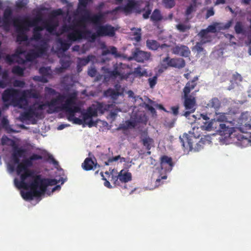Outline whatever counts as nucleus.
<instances>
[{"instance_id": "8fccbe9b", "label": "nucleus", "mask_w": 251, "mask_h": 251, "mask_svg": "<svg viewBox=\"0 0 251 251\" xmlns=\"http://www.w3.org/2000/svg\"><path fill=\"white\" fill-rule=\"evenodd\" d=\"M208 33L205 29H202L198 34V35L201 38V40H210V36L208 35Z\"/></svg>"}, {"instance_id": "393cba45", "label": "nucleus", "mask_w": 251, "mask_h": 251, "mask_svg": "<svg viewBox=\"0 0 251 251\" xmlns=\"http://www.w3.org/2000/svg\"><path fill=\"white\" fill-rule=\"evenodd\" d=\"M12 18V10L9 7L6 8L3 12L2 22L3 26L8 27L10 25Z\"/></svg>"}, {"instance_id": "0e129e2a", "label": "nucleus", "mask_w": 251, "mask_h": 251, "mask_svg": "<svg viewBox=\"0 0 251 251\" xmlns=\"http://www.w3.org/2000/svg\"><path fill=\"white\" fill-rule=\"evenodd\" d=\"M196 5L191 4L186 9L185 11V15L188 16L191 14L193 11H195Z\"/></svg>"}, {"instance_id": "39448f33", "label": "nucleus", "mask_w": 251, "mask_h": 251, "mask_svg": "<svg viewBox=\"0 0 251 251\" xmlns=\"http://www.w3.org/2000/svg\"><path fill=\"white\" fill-rule=\"evenodd\" d=\"M199 137V135L197 137L195 136L194 133H190V134H184L182 137H180L179 140L184 151L189 152L193 150L194 151L200 150L204 143L202 138L197 142Z\"/></svg>"}, {"instance_id": "4c0bfd02", "label": "nucleus", "mask_w": 251, "mask_h": 251, "mask_svg": "<svg viewBox=\"0 0 251 251\" xmlns=\"http://www.w3.org/2000/svg\"><path fill=\"white\" fill-rule=\"evenodd\" d=\"M32 106H34L35 111L38 112L39 110H44L46 107H48V104H47V101L45 103L39 102H35Z\"/></svg>"}, {"instance_id": "58836bf2", "label": "nucleus", "mask_w": 251, "mask_h": 251, "mask_svg": "<svg viewBox=\"0 0 251 251\" xmlns=\"http://www.w3.org/2000/svg\"><path fill=\"white\" fill-rule=\"evenodd\" d=\"M227 120V118L226 116V115L224 113H216V116L214 119V121L215 122H226Z\"/></svg>"}, {"instance_id": "680f3d73", "label": "nucleus", "mask_w": 251, "mask_h": 251, "mask_svg": "<svg viewBox=\"0 0 251 251\" xmlns=\"http://www.w3.org/2000/svg\"><path fill=\"white\" fill-rule=\"evenodd\" d=\"M87 4L88 0H80L78 7V10L82 11V9H86Z\"/></svg>"}, {"instance_id": "a878e982", "label": "nucleus", "mask_w": 251, "mask_h": 251, "mask_svg": "<svg viewBox=\"0 0 251 251\" xmlns=\"http://www.w3.org/2000/svg\"><path fill=\"white\" fill-rule=\"evenodd\" d=\"M122 65V63H120L119 64L116 63L113 65V70L112 71H110L109 69H107L105 72L108 74L110 76L112 77L116 78L118 76H120L121 78H123L119 71V69L121 67Z\"/></svg>"}, {"instance_id": "9d476101", "label": "nucleus", "mask_w": 251, "mask_h": 251, "mask_svg": "<svg viewBox=\"0 0 251 251\" xmlns=\"http://www.w3.org/2000/svg\"><path fill=\"white\" fill-rule=\"evenodd\" d=\"M82 12H84V15L81 18L86 23H90L94 25H98L101 23L103 15L99 12L96 14H91L89 11L87 9H82Z\"/></svg>"}, {"instance_id": "412c9836", "label": "nucleus", "mask_w": 251, "mask_h": 251, "mask_svg": "<svg viewBox=\"0 0 251 251\" xmlns=\"http://www.w3.org/2000/svg\"><path fill=\"white\" fill-rule=\"evenodd\" d=\"M172 52L175 54L184 57H189L191 54V51L189 48L183 45L175 46L172 49Z\"/></svg>"}, {"instance_id": "c85d7f7f", "label": "nucleus", "mask_w": 251, "mask_h": 251, "mask_svg": "<svg viewBox=\"0 0 251 251\" xmlns=\"http://www.w3.org/2000/svg\"><path fill=\"white\" fill-rule=\"evenodd\" d=\"M221 102L217 98H212L207 104V107L213 108L215 110H218L221 107Z\"/></svg>"}, {"instance_id": "c756f323", "label": "nucleus", "mask_w": 251, "mask_h": 251, "mask_svg": "<svg viewBox=\"0 0 251 251\" xmlns=\"http://www.w3.org/2000/svg\"><path fill=\"white\" fill-rule=\"evenodd\" d=\"M107 54H111L115 57H122L124 58H126V57L125 55H122L121 53L118 52L117 48L114 46H112L110 47L109 49L104 50L103 52V55H106Z\"/></svg>"}, {"instance_id": "473e14b6", "label": "nucleus", "mask_w": 251, "mask_h": 251, "mask_svg": "<svg viewBox=\"0 0 251 251\" xmlns=\"http://www.w3.org/2000/svg\"><path fill=\"white\" fill-rule=\"evenodd\" d=\"M147 47L151 50H156L159 47L160 45L158 42L154 40H147L146 42Z\"/></svg>"}, {"instance_id": "aec40b11", "label": "nucleus", "mask_w": 251, "mask_h": 251, "mask_svg": "<svg viewBox=\"0 0 251 251\" xmlns=\"http://www.w3.org/2000/svg\"><path fill=\"white\" fill-rule=\"evenodd\" d=\"M198 80L199 76H196L188 81L183 88L181 95H190V94L193 90H196L195 89L197 87Z\"/></svg>"}, {"instance_id": "c9c22d12", "label": "nucleus", "mask_w": 251, "mask_h": 251, "mask_svg": "<svg viewBox=\"0 0 251 251\" xmlns=\"http://www.w3.org/2000/svg\"><path fill=\"white\" fill-rule=\"evenodd\" d=\"M243 78L240 74L235 72L232 75V77L230 80L231 83H238L242 81Z\"/></svg>"}, {"instance_id": "2eb2a0df", "label": "nucleus", "mask_w": 251, "mask_h": 251, "mask_svg": "<svg viewBox=\"0 0 251 251\" xmlns=\"http://www.w3.org/2000/svg\"><path fill=\"white\" fill-rule=\"evenodd\" d=\"M132 55L127 58L128 60H134L138 62H144L148 60L151 56L150 52L142 51L138 48H136L135 50L132 52Z\"/></svg>"}, {"instance_id": "052dcab7", "label": "nucleus", "mask_w": 251, "mask_h": 251, "mask_svg": "<svg viewBox=\"0 0 251 251\" xmlns=\"http://www.w3.org/2000/svg\"><path fill=\"white\" fill-rule=\"evenodd\" d=\"M25 83L23 80H15L13 82V86L15 87L24 88L25 87Z\"/></svg>"}, {"instance_id": "1a4fd4ad", "label": "nucleus", "mask_w": 251, "mask_h": 251, "mask_svg": "<svg viewBox=\"0 0 251 251\" xmlns=\"http://www.w3.org/2000/svg\"><path fill=\"white\" fill-rule=\"evenodd\" d=\"M121 9L126 15H129L134 12L136 14H140L144 11L145 8L141 9L139 4L135 0H128L126 4L123 7H118L116 10Z\"/></svg>"}, {"instance_id": "4d7b16f0", "label": "nucleus", "mask_w": 251, "mask_h": 251, "mask_svg": "<svg viewBox=\"0 0 251 251\" xmlns=\"http://www.w3.org/2000/svg\"><path fill=\"white\" fill-rule=\"evenodd\" d=\"M157 76L155 75L152 77H150L148 80L151 88H153L157 83Z\"/></svg>"}, {"instance_id": "bb28decb", "label": "nucleus", "mask_w": 251, "mask_h": 251, "mask_svg": "<svg viewBox=\"0 0 251 251\" xmlns=\"http://www.w3.org/2000/svg\"><path fill=\"white\" fill-rule=\"evenodd\" d=\"M32 27H34V28L33 29V35L31 38V40L38 41L42 39L41 31L43 30L44 27L42 26L38 25V24Z\"/></svg>"}, {"instance_id": "f704fd0d", "label": "nucleus", "mask_w": 251, "mask_h": 251, "mask_svg": "<svg viewBox=\"0 0 251 251\" xmlns=\"http://www.w3.org/2000/svg\"><path fill=\"white\" fill-rule=\"evenodd\" d=\"M209 42L208 40H201L200 42L196 43V45L194 47L195 50L197 51L198 52L200 53L203 51V48L202 47L203 44Z\"/></svg>"}, {"instance_id": "ddd939ff", "label": "nucleus", "mask_w": 251, "mask_h": 251, "mask_svg": "<svg viewBox=\"0 0 251 251\" xmlns=\"http://www.w3.org/2000/svg\"><path fill=\"white\" fill-rule=\"evenodd\" d=\"M114 172V169H112L110 174L113 175ZM132 176L131 174L128 171L124 170H122L118 174L117 176H112V180L114 181V184L115 185H120V181L121 182L126 183L131 180Z\"/></svg>"}, {"instance_id": "dca6fc26", "label": "nucleus", "mask_w": 251, "mask_h": 251, "mask_svg": "<svg viewBox=\"0 0 251 251\" xmlns=\"http://www.w3.org/2000/svg\"><path fill=\"white\" fill-rule=\"evenodd\" d=\"M91 106L93 111L95 112L96 115H97V117L98 112L100 114H103L106 111L112 110L114 108L115 104L113 103L106 104L103 102L97 101L95 103L93 104Z\"/></svg>"}, {"instance_id": "4468645a", "label": "nucleus", "mask_w": 251, "mask_h": 251, "mask_svg": "<svg viewBox=\"0 0 251 251\" xmlns=\"http://www.w3.org/2000/svg\"><path fill=\"white\" fill-rule=\"evenodd\" d=\"M95 25L98 36L113 37L115 34L116 29L110 25H101L100 23V25Z\"/></svg>"}, {"instance_id": "bf43d9fd", "label": "nucleus", "mask_w": 251, "mask_h": 251, "mask_svg": "<svg viewBox=\"0 0 251 251\" xmlns=\"http://www.w3.org/2000/svg\"><path fill=\"white\" fill-rule=\"evenodd\" d=\"M220 23H215V25H209L206 30L208 32L215 33L217 32L216 26L219 25Z\"/></svg>"}, {"instance_id": "0eeeda50", "label": "nucleus", "mask_w": 251, "mask_h": 251, "mask_svg": "<svg viewBox=\"0 0 251 251\" xmlns=\"http://www.w3.org/2000/svg\"><path fill=\"white\" fill-rule=\"evenodd\" d=\"M199 91L198 89L192 92L191 95H181V99L183 100V105L185 111H183L180 114L181 116H184L189 119L191 114L193 113L197 108L196 98L194 96L196 93Z\"/></svg>"}, {"instance_id": "09e8293b", "label": "nucleus", "mask_w": 251, "mask_h": 251, "mask_svg": "<svg viewBox=\"0 0 251 251\" xmlns=\"http://www.w3.org/2000/svg\"><path fill=\"white\" fill-rule=\"evenodd\" d=\"M162 2L165 8L168 9L173 8L176 4L175 0H162Z\"/></svg>"}, {"instance_id": "774afa93", "label": "nucleus", "mask_w": 251, "mask_h": 251, "mask_svg": "<svg viewBox=\"0 0 251 251\" xmlns=\"http://www.w3.org/2000/svg\"><path fill=\"white\" fill-rule=\"evenodd\" d=\"M29 158L30 159L31 161L33 162V161L42 159V156L40 155L34 153L32 155H31L29 157Z\"/></svg>"}, {"instance_id": "6e6552de", "label": "nucleus", "mask_w": 251, "mask_h": 251, "mask_svg": "<svg viewBox=\"0 0 251 251\" xmlns=\"http://www.w3.org/2000/svg\"><path fill=\"white\" fill-rule=\"evenodd\" d=\"M77 95V92L70 93L67 96L64 94V100L66 99L64 103V112L67 113V116L79 110V106L76 103Z\"/></svg>"}, {"instance_id": "864d4df0", "label": "nucleus", "mask_w": 251, "mask_h": 251, "mask_svg": "<svg viewBox=\"0 0 251 251\" xmlns=\"http://www.w3.org/2000/svg\"><path fill=\"white\" fill-rule=\"evenodd\" d=\"M232 23H233V20H230L229 21H228L227 23H226V24H224V25L223 24L220 23V25H219V26H217V27L218 28V29L219 30L227 29H228L231 26Z\"/></svg>"}, {"instance_id": "a18cd8bd", "label": "nucleus", "mask_w": 251, "mask_h": 251, "mask_svg": "<svg viewBox=\"0 0 251 251\" xmlns=\"http://www.w3.org/2000/svg\"><path fill=\"white\" fill-rule=\"evenodd\" d=\"M104 94L106 97H111L112 98H115L119 96V93L117 91L111 88L104 91Z\"/></svg>"}, {"instance_id": "338daca9", "label": "nucleus", "mask_w": 251, "mask_h": 251, "mask_svg": "<svg viewBox=\"0 0 251 251\" xmlns=\"http://www.w3.org/2000/svg\"><path fill=\"white\" fill-rule=\"evenodd\" d=\"M48 161L54 165V166L57 168V166L58 165V162L55 160L52 155H49L48 157Z\"/></svg>"}, {"instance_id": "49530a36", "label": "nucleus", "mask_w": 251, "mask_h": 251, "mask_svg": "<svg viewBox=\"0 0 251 251\" xmlns=\"http://www.w3.org/2000/svg\"><path fill=\"white\" fill-rule=\"evenodd\" d=\"M142 144L144 147H146V149L150 150L151 148V144L153 142L152 139L150 137H145L142 140Z\"/></svg>"}, {"instance_id": "13d9d810", "label": "nucleus", "mask_w": 251, "mask_h": 251, "mask_svg": "<svg viewBox=\"0 0 251 251\" xmlns=\"http://www.w3.org/2000/svg\"><path fill=\"white\" fill-rule=\"evenodd\" d=\"M179 105L178 104L174 106H172L171 107V112H172V114H173V115L175 116H176L177 115L181 116V115L180 114L181 113L179 112Z\"/></svg>"}, {"instance_id": "c03bdc74", "label": "nucleus", "mask_w": 251, "mask_h": 251, "mask_svg": "<svg viewBox=\"0 0 251 251\" xmlns=\"http://www.w3.org/2000/svg\"><path fill=\"white\" fill-rule=\"evenodd\" d=\"M216 123V122L215 121L214 122L212 121H205L203 123V125L202 126V128L203 129L207 131H210L213 128V125L214 123Z\"/></svg>"}, {"instance_id": "9b49d317", "label": "nucleus", "mask_w": 251, "mask_h": 251, "mask_svg": "<svg viewBox=\"0 0 251 251\" xmlns=\"http://www.w3.org/2000/svg\"><path fill=\"white\" fill-rule=\"evenodd\" d=\"M69 28L70 31L68 35V38L71 41H79L85 38L87 33H90L89 30L75 28L74 26H69Z\"/></svg>"}, {"instance_id": "79ce46f5", "label": "nucleus", "mask_w": 251, "mask_h": 251, "mask_svg": "<svg viewBox=\"0 0 251 251\" xmlns=\"http://www.w3.org/2000/svg\"><path fill=\"white\" fill-rule=\"evenodd\" d=\"M26 152V150L25 149H22L21 148H18L17 147H15L14 148V151L13 153H15L18 156L20 157H23L25 154Z\"/></svg>"}, {"instance_id": "b1692460", "label": "nucleus", "mask_w": 251, "mask_h": 251, "mask_svg": "<svg viewBox=\"0 0 251 251\" xmlns=\"http://www.w3.org/2000/svg\"><path fill=\"white\" fill-rule=\"evenodd\" d=\"M97 163L90 157H87L82 164V167L85 171H88L96 169Z\"/></svg>"}, {"instance_id": "3c124183", "label": "nucleus", "mask_w": 251, "mask_h": 251, "mask_svg": "<svg viewBox=\"0 0 251 251\" xmlns=\"http://www.w3.org/2000/svg\"><path fill=\"white\" fill-rule=\"evenodd\" d=\"M78 66H85L90 61V56H88L86 58H78Z\"/></svg>"}, {"instance_id": "20e7f679", "label": "nucleus", "mask_w": 251, "mask_h": 251, "mask_svg": "<svg viewBox=\"0 0 251 251\" xmlns=\"http://www.w3.org/2000/svg\"><path fill=\"white\" fill-rule=\"evenodd\" d=\"M32 166L33 162L28 158L24 159L16 167L17 175L20 176V184L23 186H26L24 182L25 180H31V179H35L36 176L38 175L35 174L33 170L29 169Z\"/></svg>"}, {"instance_id": "72a5a7b5", "label": "nucleus", "mask_w": 251, "mask_h": 251, "mask_svg": "<svg viewBox=\"0 0 251 251\" xmlns=\"http://www.w3.org/2000/svg\"><path fill=\"white\" fill-rule=\"evenodd\" d=\"M57 26V24L53 23L52 21H48L45 23L43 27L46 28L49 32L52 33L55 30Z\"/></svg>"}, {"instance_id": "7c9ffc66", "label": "nucleus", "mask_w": 251, "mask_h": 251, "mask_svg": "<svg viewBox=\"0 0 251 251\" xmlns=\"http://www.w3.org/2000/svg\"><path fill=\"white\" fill-rule=\"evenodd\" d=\"M162 19V15H161L160 10L158 9H154L150 17L151 20L153 23H157L160 21Z\"/></svg>"}, {"instance_id": "f03ea898", "label": "nucleus", "mask_w": 251, "mask_h": 251, "mask_svg": "<svg viewBox=\"0 0 251 251\" xmlns=\"http://www.w3.org/2000/svg\"><path fill=\"white\" fill-rule=\"evenodd\" d=\"M97 117L95 112H94L91 107L89 106L86 111L82 110L79 106V110L74 111V113L70 114L68 115V119L70 121L73 122L74 123L82 125L83 123L87 124L89 127H91L96 125L93 120V117Z\"/></svg>"}, {"instance_id": "f3484780", "label": "nucleus", "mask_w": 251, "mask_h": 251, "mask_svg": "<svg viewBox=\"0 0 251 251\" xmlns=\"http://www.w3.org/2000/svg\"><path fill=\"white\" fill-rule=\"evenodd\" d=\"M21 100H22L23 108H25L28 105V99H39L40 95L35 89H30L21 91Z\"/></svg>"}, {"instance_id": "423d86ee", "label": "nucleus", "mask_w": 251, "mask_h": 251, "mask_svg": "<svg viewBox=\"0 0 251 251\" xmlns=\"http://www.w3.org/2000/svg\"><path fill=\"white\" fill-rule=\"evenodd\" d=\"M21 95V90L19 89L7 88L3 92L1 99L4 102H10L15 106L23 108Z\"/></svg>"}, {"instance_id": "7ed1b4c3", "label": "nucleus", "mask_w": 251, "mask_h": 251, "mask_svg": "<svg viewBox=\"0 0 251 251\" xmlns=\"http://www.w3.org/2000/svg\"><path fill=\"white\" fill-rule=\"evenodd\" d=\"M15 185L19 189H28L29 191L22 192V196L25 200H32L34 197H38L42 195L37 181L33 179L31 180H25L24 182L26 184L25 186H23L20 184V180L17 178L14 179Z\"/></svg>"}, {"instance_id": "2f4dec72", "label": "nucleus", "mask_w": 251, "mask_h": 251, "mask_svg": "<svg viewBox=\"0 0 251 251\" xmlns=\"http://www.w3.org/2000/svg\"><path fill=\"white\" fill-rule=\"evenodd\" d=\"M166 164L168 165L171 168H172L173 166L172 158L167 155H163L160 158V165L161 168H162Z\"/></svg>"}, {"instance_id": "e433bc0d", "label": "nucleus", "mask_w": 251, "mask_h": 251, "mask_svg": "<svg viewBox=\"0 0 251 251\" xmlns=\"http://www.w3.org/2000/svg\"><path fill=\"white\" fill-rule=\"evenodd\" d=\"M25 69L19 66H15L13 67L12 72L15 75L22 76L24 75Z\"/></svg>"}, {"instance_id": "f257e3e1", "label": "nucleus", "mask_w": 251, "mask_h": 251, "mask_svg": "<svg viewBox=\"0 0 251 251\" xmlns=\"http://www.w3.org/2000/svg\"><path fill=\"white\" fill-rule=\"evenodd\" d=\"M41 15H38L32 19L29 18L21 19L15 18L13 20V25L16 28L17 35L16 42L21 44L22 42L27 41L28 36L26 32L29 30L30 27L36 25L42 21Z\"/></svg>"}, {"instance_id": "5fc2aeb1", "label": "nucleus", "mask_w": 251, "mask_h": 251, "mask_svg": "<svg viewBox=\"0 0 251 251\" xmlns=\"http://www.w3.org/2000/svg\"><path fill=\"white\" fill-rule=\"evenodd\" d=\"M17 57L16 54H13L11 55L8 54L6 56L5 60V61L9 64H12L14 63L15 58Z\"/></svg>"}, {"instance_id": "cd10ccee", "label": "nucleus", "mask_w": 251, "mask_h": 251, "mask_svg": "<svg viewBox=\"0 0 251 251\" xmlns=\"http://www.w3.org/2000/svg\"><path fill=\"white\" fill-rule=\"evenodd\" d=\"M69 26H74L75 28L86 30V24L81 17L74 19Z\"/></svg>"}, {"instance_id": "37998d69", "label": "nucleus", "mask_w": 251, "mask_h": 251, "mask_svg": "<svg viewBox=\"0 0 251 251\" xmlns=\"http://www.w3.org/2000/svg\"><path fill=\"white\" fill-rule=\"evenodd\" d=\"M134 29L135 30V31L133 32V40L136 41L137 42H139L140 41L141 39V28L136 29L135 28L132 29V30Z\"/></svg>"}, {"instance_id": "603ef678", "label": "nucleus", "mask_w": 251, "mask_h": 251, "mask_svg": "<svg viewBox=\"0 0 251 251\" xmlns=\"http://www.w3.org/2000/svg\"><path fill=\"white\" fill-rule=\"evenodd\" d=\"M133 74L139 76H143L147 75V72L145 70L142 71L141 67H137L134 69Z\"/></svg>"}, {"instance_id": "de8ad7c7", "label": "nucleus", "mask_w": 251, "mask_h": 251, "mask_svg": "<svg viewBox=\"0 0 251 251\" xmlns=\"http://www.w3.org/2000/svg\"><path fill=\"white\" fill-rule=\"evenodd\" d=\"M39 57L34 50H31L26 55L25 58L27 60L31 61Z\"/></svg>"}, {"instance_id": "e2e57ef3", "label": "nucleus", "mask_w": 251, "mask_h": 251, "mask_svg": "<svg viewBox=\"0 0 251 251\" xmlns=\"http://www.w3.org/2000/svg\"><path fill=\"white\" fill-rule=\"evenodd\" d=\"M49 71H50L49 68L45 67H41L39 70V73L41 75H44V76L48 75L49 74Z\"/></svg>"}, {"instance_id": "a19ab883", "label": "nucleus", "mask_w": 251, "mask_h": 251, "mask_svg": "<svg viewBox=\"0 0 251 251\" xmlns=\"http://www.w3.org/2000/svg\"><path fill=\"white\" fill-rule=\"evenodd\" d=\"M234 29L237 34H244L245 33L243 24L241 22H237L236 23Z\"/></svg>"}, {"instance_id": "5701e85b", "label": "nucleus", "mask_w": 251, "mask_h": 251, "mask_svg": "<svg viewBox=\"0 0 251 251\" xmlns=\"http://www.w3.org/2000/svg\"><path fill=\"white\" fill-rule=\"evenodd\" d=\"M38 112H36L34 106L31 105L29 108L25 112L21 114V118L25 120H30L34 116L38 117Z\"/></svg>"}, {"instance_id": "a211bd4d", "label": "nucleus", "mask_w": 251, "mask_h": 251, "mask_svg": "<svg viewBox=\"0 0 251 251\" xmlns=\"http://www.w3.org/2000/svg\"><path fill=\"white\" fill-rule=\"evenodd\" d=\"M35 179L37 181L42 194L46 192L47 186L56 185L57 184V181L55 179L42 178L39 175L35 176Z\"/></svg>"}, {"instance_id": "69168bd1", "label": "nucleus", "mask_w": 251, "mask_h": 251, "mask_svg": "<svg viewBox=\"0 0 251 251\" xmlns=\"http://www.w3.org/2000/svg\"><path fill=\"white\" fill-rule=\"evenodd\" d=\"M120 158V155H117L114 157L109 158L107 161L104 162V165L108 166L109 165L110 163H111L113 161H118Z\"/></svg>"}, {"instance_id": "6e6d98bb", "label": "nucleus", "mask_w": 251, "mask_h": 251, "mask_svg": "<svg viewBox=\"0 0 251 251\" xmlns=\"http://www.w3.org/2000/svg\"><path fill=\"white\" fill-rule=\"evenodd\" d=\"M28 0H18L16 2V7L19 9L25 7L27 4Z\"/></svg>"}, {"instance_id": "ea45409f", "label": "nucleus", "mask_w": 251, "mask_h": 251, "mask_svg": "<svg viewBox=\"0 0 251 251\" xmlns=\"http://www.w3.org/2000/svg\"><path fill=\"white\" fill-rule=\"evenodd\" d=\"M191 25L190 24H179L176 25V28L180 32H184L190 29Z\"/></svg>"}, {"instance_id": "f8f14e48", "label": "nucleus", "mask_w": 251, "mask_h": 251, "mask_svg": "<svg viewBox=\"0 0 251 251\" xmlns=\"http://www.w3.org/2000/svg\"><path fill=\"white\" fill-rule=\"evenodd\" d=\"M48 109L47 112L51 114L63 110V95H59L57 98L47 101Z\"/></svg>"}, {"instance_id": "6ab92c4d", "label": "nucleus", "mask_w": 251, "mask_h": 251, "mask_svg": "<svg viewBox=\"0 0 251 251\" xmlns=\"http://www.w3.org/2000/svg\"><path fill=\"white\" fill-rule=\"evenodd\" d=\"M163 62H167V66L178 69H181L185 66V61L181 58H170L169 56L164 58Z\"/></svg>"}, {"instance_id": "4be33fe9", "label": "nucleus", "mask_w": 251, "mask_h": 251, "mask_svg": "<svg viewBox=\"0 0 251 251\" xmlns=\"http://www.w3.org/2000/svg\"><path fill=\"white\" fill-rule=\"evenodd\" d=\"M34 47L35 52L39 57L46 54L48 48V43L46 40L43 39L41 40L40 45L35 46Z\"/></svg>"}]
</instances>
